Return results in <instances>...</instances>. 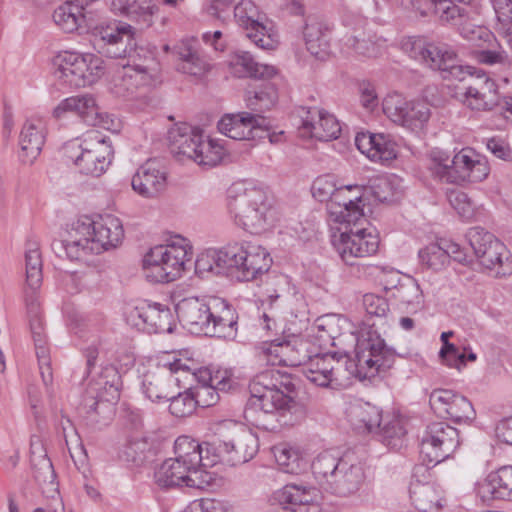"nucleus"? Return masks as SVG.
<instances>
[{
    "label": "nucleus",
    "mask_w": 512,
    "mask_h": 512,
    "mask_svg": "<svg viewBox=\"0 0 512 512\" xmlns=\"http://www.w3.org/2000/svg\"><path fill=\"white\" fill-rule=\"evenodd\" d=\"M313 337L321 349L338 347L339 354L355 352V368L360 378H372L388 371L395 363L396 354L375 332L367 331L360 336L355 325L339 314L318 317L313 326Z\"/></svg>",
    "instance_id": "nucleus-1"
},
{
    "label": "nucleus",
    "mask_w": 512,
    "mask_h": 512,
    "mask_svg": "<svg viewBox=\"0 0 512 512\" xmlns=\"http://www.w3.org/2000/svg\"><path fill=\"white\" fill-rule=\"evenodd\" d=\"M249 389L251 396L244 415L257 428L276 431L280 426V417L296 406L294 380L291 375L278 369L258 373Z\"/></svg>",
    "instance_id": "nucleus-2"
},
{
    "label": "nucleus",
    "mask_w": 512,
    "mask_h": 512,
    "mask_svg": "<svg viewBox=\"0 0 512 512\" xmlns=\"http://www.w3.org/2000/svg\"><path fill=\"white\" fill-rule=\"evenodd\" d=\"M123 238L124 229L118 217L107 214L93 220L82 216L71 223L67 239L53 241L52 250L58 257L80 261L89 254L116 248Z\"/></svg>",
    "instance_id": "nucleus-3"
},
{
    "label": "nucleus",
    "mask_w": 512,
    "mask_h": 512,
    "mask_svg": "<svg viewBox=\"0 0 512 512\" xmlns=\"http://www.w3.org/2000/svg\"><path fill=\"white\" fill-rule=\"evenodd\" d=\"M94 35L103 43L101 48L110 58H122L126 68V78L131 74L141 80L155 82L159 73V63L154 53L138 47L134 38V28L126 23L101 24L95 27Z\"/></svg>",
    "instance_id": "nucleus-4"
},
{
    "label": "nucleus",
    "mask_w": 512,
    "mask_h": 512,
    "mask_svg": "<svg viewBox=\"0 0 512 512\" xmlns=\"http://www.w3.org/2000/svg\"><path fill=\"white\" fill-rule=\"evenodd\" d=\"M199 442L180 436L174 444V457L168 458L155 470L154 478L162 488L187 487L203 490L211 484L212 476L201 469Z\"/></svg>",
    "instance_id": "nucleus-5"
},
{
    "label": "nucleus",
    "mask_w": 512,
    "mask_h": 512,
    "mask_svg": "<svg viewBox=\"0 0 512 512\" xmlns=\"http://www.w3.org/2000/svg\"><path fill=\"white\" fill-rule=\"evenodd\" d=\"M175 310L179 320L193 333L225 338L236 331V311L222 298L206 301L198 297H187L176 304Z\"/></svg>",
    "instance_id": "nucleus-6"
},
{
    "label": "nucleus",
    "mask_w": 512,
    "mask_h": 512,
    "mask_svg": "<svg viewBox=\"0 0 512 512\" xmlns=\"http://www.w3.org/2000/svg\"><path fill=\"white\" fill-rule=\"evenodd\" d=\"M227 208L235 225L252 234H259L272 224L265 192L251 184H233L228 190Z\"/></svg>",
    "instance_id": "nucleus-7"
},
{
    "label": "nucleus",
    "mask_w": 512,
    "mask_h": 512,
    "mask_svg": "<svg viewBox=\"0 0 512 512\" xmlns=\"http://www.w3.org/2000/svg\"><path fill=\"white\" fill-rule=\"evenodd\" d=\"M193 258L190 241L172 236L166 244L151 248L143 258L145 277L155 283L171 282L179 278Z\"/></svg>",
    "instance_id": "nucleus-8"
},
{
    "label": "nucleus",
    "mask_w": 512,
    "mask_h": 512,
    "mask_svg": "<svg viewBox=\"0 0 512 512\" xmlns=\"http://www.w3.org/2000/svg\"><path fill=\"white\" fill-rule=\"evenodd\" d=\"M219 436L223 440L217 442L199 443L201 455V469L213 467L225 458L226 461L237 465L249 461L255 453V439L246 433L236 422L223 421L218 428Z\"/></svg>",
    "instance_id": "nucleus-9"
},
{
    "label": "nucleus",
    "mask_w": 512,
    "mask_h": 512,
    "mask_svg": "<svg viewBox=\"0 0 512 512\" xmlns=\"http://www.w3.org/2000/svg\"><path fill=\"white\" fill-rule=\"evenodd\" d=\"M430 169L439 180L451 184L482 182L490 173L487 159L471 148H463L451 160L434 156Z\"/></svg>",
    "instance_id": "nucleus-10"
},
{
    "label": "nucleus",
    "mask_w": 512,
    "mask_h": 512,
    "mask_svg": "<svg viewBox=\"0 0 512 512\" xmlns=\"http://www.w3.org/2000/svg\"><path fill=\"white\" fill-rule=\"evenodd\" d=\"M219 254L223 274H230L240 281L254 280L268 272L272 264L265 248L249 242L229 244L219 249Z\"/></svg>",
    "instance_id": "nucleus-11"
},
{
    "label": "nucleus",
    "mask_w": 512,
    "mask_h": 512,
    "mask_svg": "<svg viewBox=\"0 0 512 512\" xmlns=\"http://www.w3.org/2000/svg\"><path fill=\"white\" fill-rule=\"evenodd\" d=\"M121 388L122 379L117 368L113 365L103 367L84 398V408L91 421L98 423L111 419Z\"/></svg>",
    "instance_id": "nucleus-12"
},
{
    "label": "nucleus",
    "mask_w": 512,
    "mask_h": 512,
    "mask_svg": "<svg viewBox=\"0 0 512 512\" xmlns=\"http://www.w3.org/2000/svg\"><path fill=\"white\" fill-rule=\"evenodd\" d=\"M55 65L57 79L74 88L92 85L104 74V61L93 53L64 51L56 56Z\"/></svg>",
    "instance_id": "nucleus-13"
},
{
    "label": "nucleus",
    "mask_w": 512,
    "mask_h": 512,
    "mask_svg": "<svg viewBox=\"0 0 512 512\" xmlns=\"http://www.w3.org/2000/svg\"><path fill=\"white\" fill-rule=\"evenodd\" d=\"M64 155L79 168L80 172L95 177L101 176L112 161L111 144L98 134L88 135L79 142L65 144Z\"/></svg>",
    "instance_id": "nucleus-14"
},
{
    "label": "nucleus",
    "mask_w": 512,
    "mask_h": 512,
    "mask_svg": "<svg viewBox=\"0 0 512 512\" xmlns=\"http://www.w3.org/2000/svg\"><path fill=\"white\" fill-rule=\"evenodd\" d=\"M460 81L455 86L453 97L464 106L476 111H488L498 104V86L483 71L466 67L465 73L454 77Z\"/></svg>",
    "instance_id": "nucleus-15"
},
{
    "label": "nucleus",
    "mask_w": 512,
    "mask_h": 512,
    "mask_svg": "<svg viewBox=\"0 0 512 512\" xmlns=\"http://www.w3.org/2000/svg\"><path fill=\"white\" fill-rule=\"evenodd\" d=\"M337 251L342 261L349 266H361L359 262L361 259L376 254L379 248L378 236L372 232H368L366 228H357L356 230L351 227L349 230L341 232L338 243L336 244ZM363 273L374 275L377 271L382 273H389L393 277L398 278V273L393 269H387L379 266L362 265Z\"/></svg>",
    "instance_id": "nucleus-16"
},
{
    "label": "nucleus",
    "mask_w": 512,
    "mask_h": 512,
    "mask_svg": "<svg viewBox=\"0 0 512 512\" xmlns=\"http://www.w3.org/2000/svg\"><path fill=\"white\" fill-rule=\"evenodd\" d=\"M179 369L190 368L181 363V358L172 356V360H163L150 365L142 376V391L152 402H161L176 393V387L182 386Z\"/></svg>",
    "instance_id": "nucleus-17"
},
{
    "label": "nucleus",
    "mask_w": 512,
    "mask_h": 512,
    "mask_svg": "<svg viewBox=\"0 0 512 512\" xmlns=\"http://www.w3.org/2000/svg\"><path fill=\"white\" fill-rule=\"evenodd\" d=\"M403 47L411 58L441 71L444 78L460 77L465 73V68L457 64L456 52L445 43H430L418 38L409 39Z\"/></svg>",
    "instance_id": "nucleus-18"
},
{
    "label": "nucleus",
    "mask_w": 512,
    "mask_h": 512,
    "mask_svg": "<svg viewBox=\"0 0 512 512\" xmlns=\"http://www.w3.org/2000/svg\"><path fill=\"white\" fill-rule=\"evenodd\" d=\"M237 24L246 31V36L263 50H274L279 43L278 34L266 15L250 0L240 1L234 8Z\"/></svg>",
    "instance_id": "nucleus-19"
},
{
    "label": "nucleus",
    "mask_w": 512,
    "mask_h": 512,
    "mask_svg": "<svg viewBox=\"0 0 512 512\" xmlns=\"http://www.w3.org/2000/svg\"><path fill=\"white\" fill-rule=\"evenodd\" d=\"M383 113L393 123L411 131L421 130L431 116L424 100H408L399 93L388 94L382 102Z\"/></svg>",
    "instance_id": "nucleus-20"
},
{
    "label": "nucleus",
    "mask_w": 512,
    "mask_h": 512,
    "mask_svg": "<svg viewBox=\"0 0 512 512\" xmlns=\"http://www.w3.org/2000/svg\"><path fill=\"white\" fill-rule=\"evenodd\" d=\"M338 353H322L309 357L303 372L306 378L319 387L337 389L349 378L345 355Z\"/></svg>",
    "instance_id": "nucleus-21"
},
{
    "label": "nucleus",
    "mask_w": 512,
    "mask_h": 512,
    "mask_svg": "<svg viewBox=\"0 0 512 512\" xmlns=\"http://www.w3.org/2000/svg\"><path fill=\"white\" fill-rule=\"evenodd\" d=\"M361 190L358 185L338 187L326 205L329 219L347 227L366 222Z\"/></svg>",
    "instance_id": "nucleus-22"
},
{
    "label": "nucleus",
    "mask_w": 512,
    "mask_h": 512,
    "mask_svg": "<svg viewBox=\"0 0 512 512\" xmlns=\"http://www.w3.org/2000/svg\"><path fill=\"white\" fill-rule=\"evenodd\" d=\"M460 443L456 428L443 421L432 422L426 426L421 437V453L429 462L438 464L453 455Z\"/></svg>",
    "instance_id": "nucleus-23"
},
{
    "label": "nucleus",
    "mask_w": 512,
    "mask_h": 512,
    "mask_svg": "<svg viewBox=\"0 0 512 512\" xmlns=\"http://www.w3.org/2000/svg\"><path fill=\"white\" fill-rule=\"evenodd\" d=\"M436 16L442 23H448L458 28L460 35L476 47L483 48L494 38L486 27L475 24L470 11L459 7L451 1L443 0L436 4Z\"/></svg>",
    "instance_id": "nucleus-24"
},
{
    "label": "nucleus",
    "mask_w": 512,
    "mask_h": 512,
    "mask_svg": "<svg viewBox=\"0 0 512 512\" xmlns=\"http://www.w3.org/2000/svg\"><path fill=\"white\" fill-rule=\"evenodd\" d=\"M429 403L437 415L456 423H471L476 417L472 403L463 395L449 389H434Z\"/></svg>",
    "instance_id": "nucleus-25"
},
{
    "label": "nucleus",
    "mask_w": 512,
    "mask_h": 512,
    "mask_svg": "<svg viewBox=\"0 0 512 512\" xmlns=\"http://www.w3.org/2000/svg\"><path fill=\"white\" fill-rule=\"evenodd\" d=\"M128 321L148 333H171L174 326L171 310L159 303L134 307L128 314Z\"/></svg>",
    "instance_id": "nucleus-26"
},
{
    "label": "nucleus",
    "mask_w": 512,
    "mask_h": 512,
    "mask_svg": "<svg viewBox=\"0 0 512 512\" xmlns=\"http://www.w3.org/2000/svg\"><path fill=\"white\" fill-rule=\"evenodd\" d=\"M30 462L35 480L43 486V493L49 498L58 495V484L55 482V472L42 439L33 435L30 439Z\"/></svg>",
    "instance_id": "nucleus-27"
},
{
    "label": "nucleus",
    "mask_w": 512,
    "mask_h": 512,
    "mask_svg": "<svg viewBox=\"0 0 512 512\" xmlns=\"http://www.w3.org/2000/svg\"><path fill=\"white\" fill-rule=\"evenodd\" d=\"M274 498L286 512H321L318 491L312 487L287 484Z\"/></svg>",
    "instance_id": "nucleus-28"
},
{
    "label": "nucleus",
    "mask_w": 512,
    "mask_h": 512,
    "mask_svg": "<svg viewBox=\"0 0 512 512\" xmlns=\"http://www.w3.org/2000/svg\"><path fill=\"white\" fill-rule=\"evenodd\" d=\"M266 119L260 114L240 112L226 114L218 122V130L234 140H250L265 126Z\"/></svg>",
    "instance_id": "nucleus-29"
},
{
    "label": "nucleus",
    "mask_w": 512,
    "mask_h": 512,
    "mask_svg": "<svg viewBox=\"0 0 512 512\" xmlns=\"http://www.w3.org/2000/svg\"><path fill=\"white\" fill-rule=\"evenodd\" d=\"M132 188L146 198L158 196L166 187V171L158 159H149L132 178Z\"/></svg>",
    "instance_id": "nucleus-30"
},
{
    "label": "nucleus",
    "mask_w": 512,
    "mask_h": 512,
    "mask_svg": "<svg viewBox=\"0 0 512 512\" xmlns=\"http://www.w3.org/2000/svg\"><path fill=\"white\" fill-rule=\"evenodd\" d=\"M74 113L90 126L109 127L102 118L96 100L91 94H83L63 99L53 110L56 119L64 117L66 113Z\"/></svg>",
    "instance_id": "nucleus-31"
},
{
    "label": "nucleus",
    "mask_w": 512,
    "mask_h": 512,
    "mask_svg": "<svg viewBox=\"0 0 512 512\" xmlns=\"http://www.w3.org/2000/svg\"><path fill=\"white\" fill-rule=\"evenodd\" d=\"M45 134V123L41 119H30L23 125L19 136V159L23 164H32L40 155Z\"/></svg>",
    "instance_id": "nucleus-32"
},
{
    "label": "nucleus",
    "mask_w": 512,
    "mask_h": 512,
    "mask_svg": "<svg viewBox=\"0 0 512 512\" xmlns=\"http://www.w3.org/2000/svg\"><path fill=\"white\" fill-rule=\"evenodd\" d=\"M477 494L483 502L495 499L512 501V465L502 466L488 474L477 486Z\"/></svg>",
    "instance_id": "nucleus-33"
},
{
    "label": "nucleus",
    "mask_w": 512,
    "mask_h": 512,
    "mask_svg": "<svg viewBox=\"0 0 512 512\" xmlns=\"http://www.w3.org/2000/svg\"><path fill=\"white\" fill-rule=\"evenodd\" d=\"M202 138L203 134L199 129L192 128L187 124L177 125L168 132L171 153L178 160L194 161Z\"/></svg>",
    "instance_id": "nucleus-34"
},
{
    "label": "nucleus",
    "mask_w": 512,
    "mask_h": 512,
    "mask_svg": "<svg viewBox=\"0 0 512 512\" xmlns=\"http://www.w3.org/2000/svg\"><path fill=\"white\" fill-rule=\"evenodd\" d=\"M346 417L351 427L360 433H373L383 419L379 407L363 400H354L346 408Z\"/></svg>",
    "instance_id": "nucleus-35"
},
{
    "label": "nucleus",
    "mask_w": 512,
    "mask_h": 512,
    "mask_svg": "<svg viewBox=\"0 0 512 512\" xmlns=\"http://www.w3.org/2000/svg\"><path fill=\"white\" fill-rule=\"evenodd\" d=\"M364 479L365 474L361 465L349 464L345 461L325 489L337 496L346 497L356 493Z\"/></svg>",
    "instance_id": "nucleus-36"
},
{
    "label": "nucleus",
    "mask_w": 512,
    "mask_h": 512,
    "mask_svg": "<svg viewBox=\"0 0 512 512\" xmlns=\"http://www.w3.org/2000/svg\"><path fill=\"white\" fill-rule=\"evenodd\" d=\"M302 130L310 137L320 141H329L338 138L341 127L337 119L324 110L313 109L303 120Z\"/></svg>",
    "instance_id": "nucleus-37"
},
{
    "label": "nucleus",
    "mask_w": 512,
    "mask_h": 512,
    "mask_svg": "<svg viewBox=\"0 0 512 512\" xmlns=\"http://www.w3.org/2000/svg\"><path fill=\"white\" fill-rule=\"evenodd\" d=\"M410 499L419 512H440L446 504L443 491L433 483L412 482Z\"/></svg>",
    "instance_id": "nucleus-38"
},
{
    "label": "nucleus",
    "mask_w": 512,
    "mask_h": 512,
    "mask_svg": "<svg viewBox=\"0 0 512 512\" xmlns=\"http://www.w3.org/2000/svg\"><path fill=\"white\" fill-rule=\"evenodd\" d=\"M230 68L231 73L238 78L269 79L277 73L274 66L255 62L252 55L246 51L237 52L232 57Z\"/></svg>",
    "instance_id": "nucleus-39"
},
{
    "label": "nucleus",
    "mask_w": 512,
    "mask_h": 512,
    "mask_svg": "<svg viewBox=\"0 0 512 512\" xmlns=\"http://www.w3.org/2000/svg\"><path fill=\"white\" fill-rule=\"evenodd\" d=\"M27 315L38 364H49L50 353L44 333L40 305L34 298H31L30 300L29 296H27Z\"/></svg>",
    "instance_id": "nucleus-40"
},
{
    "label": "nucleus",
    "mask_w": 512,
    "mask_h": 512,
    "mask_svg": "<svg viewBox=\"0 0 512 512\" xmlns=\"http://www.w3.org/2000/svg\"><path fill=\"white\" fill-rule=\"evenodd\" d=\"M112 8L144 27L153 24V16L159 11L158 5L152 0H112Z\"/></svg>",
    "instance_id": "nucleus-41"
},
{
    "label": "nucleus",
    "mask_w": 512,
    "mask_h": 512,
    "mask_svg": "<svg viewBox=\"0 0 512 512\" xmlns=\"http://www.w3.org/2000/svg\"><path fill=\"white\" fill-rule=\"evenodd\" d=\"M84 5L74 0L63 3L53 12L55 24L66 33H73L87 27L88 19L84 12Z\"/></svg>",
    "instance_id": "nucleus-42"
},
{
    "label": "nucleus",
    "mask_w": 512,
    "mask_h": 512,
    "mask_svg": "<svg viewBox=\"0 0 512 512\" xmlns=\"http://www.w3.org/2000/svg\"><path fill=\"white\" fill-rule=\"evenodd\" d=\"M493 244L488 250L483 251L478 260L480 264L490 270H495L496 275L506 276L512 273V257L506 246L497 240H492Z\"/></svg>",
    "instance_id": "nucleus-43"
},
{
    "label": "nucleus",
    "mask_w": 512,
    "mask_h": 512,
    "mask_svg": "<svg viewBox=\"0 0 512 512\" xmlns=\"http://www.w3.org/2000/svg\"><path fill=\"white\" fill-rule=\"evenodd\" d=\"M378 440L393 450L401 449L406 442L407 430L401 418L386 415L380 421L379 428L374 430Z\"/></svg>",
    "instance_id": "nucleus-44"
},
{
    "label": "nucleus",
    "mask_w": 512,
    "mask_h": 512,
    "mask_svg": "<svg viewBox=\"0 0 512 512\" xmlns=\"http://www.w3.org/2000/svg\"><path fill=\"white\" fill-rule=\"evenodd\" d=\"M181 363L189 367V370L179 369L182 378V386L186 388V384L191 381H196L195 385H222V388L227 387V377L225 373L216 371L214 374L209 368H198L197 363L192 359H181Z\"/></svg>",
    "instance_id": "nucleus-45"
},
{
    "label": "nucleus",
    "mask_w": 512,
    "mask_h": 512,
    "mask_svg": "<svg viewBox=\"0 0 512 512\" xmlns=\"http://www.w3.org/2000/svg\"><path fill=\"white\" fill-rule=\"evenodd\" d=\"M275 461L280 470L289 474H298L306 467V460L299 447L289 443H279L272 448Z\"/></svg>",
    "instance_id": "nucleus-46"
},
{
    "label": "nucleus",
    "mask_w": 512,
    "mask_h": 512,
    "mask_svg": "<svg viewBox=\"0 0 512 512\" xmlns=\"http://www.w3.org/2000/svg\"><path fill=\"white\" fill-rule=\"evenodd\" d=\"M383 43L384 40L376 34L362 31L348 36L344 45L358 56L373 58L381 53Z\"/></svg>",
    "instance_id": "nucleus-47"
},
{
    "label": "nucleus",
    "mask_w": 512,
    "mask_h": 512,
    "mask_svg": "<svg viewBox=\"0 0 512 512\" xmlns=\"http://www.w3.org/2000/svg\"><path fill=\"white\" fill-rule=\"evenodd\" d=\"M25 269H26V283L27 289L25 290V302L27 303V296L34 298L36 302V291L42 284V258L39 248L34 244L30 247L25 254Z\"/></svg>",
    "instance_id": "nucleus-48"
},
{
    "label": "nucleus",
    "mask_w": 512,
    "mask_h": 512,
    "mask_svg": "<svg viewBox=\"0 0 512 512\" xmlns=\"http://www.w3.org/2000/svg\"><path fill=\"white\" fill-rule=\"evenodd\" d=\"M344 462V459L330 451L320 453L311 464L314 478L325 489Z\"/></svg>",
    "instance_id": "nucleus-49"
},
{
    "label": "nucleus",
    "mask_w": 512,
    "mask_h": 512,
    "mask_svg": "<svg viewBox=\"0 0 512 512\" xmlns=\"http://www.w3.org/2000/svg\"><path fill=\"white\" fill-rule=\"evenodd\" d=\"M304 40L307 50L318 59L328 55L327 30L317 21H310L304 27Z\"/></svg>",
    "instance_id": "nucleus-50"
},
{
    "label": "nucleus",
    "mask_w": 512,
    "mask_h": 512,
    "mask_svg": "<svg viewBox=\"0 0 512 512\" xmlns=\"http://www.w3.org/2000/svg\"><path fill=\"white\" fill-rule=\"evenodd\" d=\"M109 266L100 260L89 264L84 270L75 272L73 278L82 289H99L108 278Z\"/></svg>",
    "instance_id": "nucleus-51"
},
{
    "label": "nucleus",
    "mask_w": 512,
    "mask_h": 512,
    "mask_svg": "<svg viewBox=\"0 0 512 512\" xmlns=\"http://www.w3.org/2000/svg\"><path fill=\"white\" fill-rule=\"evenodd\" d=\"M494 12V31L503 37L512 50V0H491Z\"/></svg>",
    "instance_id": "nucleus-52"
},
{
    "label": "nucleus",
    "mask_w": 512,
    "mask_h": 512,
    "mask_svg": "<svg viewBox=\"0 0 512 512\" xmlns=\"http://www.w3.org/2000/svg\"><path fill=\"white\" fill-rule=\"evenodd\" d=\"M124 455L128 461L142 465L155 455L153 442L144 436H132L124 448Z\"/></svg>",
    "instance_id": "nucleus-53"
},
{
    "label": "nucleus",
    "mask_w": 512,
    "mask_h": 512,
    "mask_svg": "<svg viewBox=\"0 0 512 512\" xmlns=\"http://www.w3.org/2000/svg\"><path fill=\"white\" fill-rule=\"evenodd\" d=\"M391 296L399 303L419 308L423 303V294L419 284L413 278L399 282L391 289Z\"/></svg>",
    "instance_id": "nucleus-54"
},
{
    "label": "nucleus",
    "mask_w": 512,
    "mask_h": 512,
    "mask_svg": "<svg viewBox=\"0 0 512 512\" xmlns=\"http://www.w3.org/2000/svg\"><path fill=\"white\" fill-rule=\"evenodd\" d=\"M195 154L194 162L198 165L213 167L221 162L225 150L216 141L203 137Z\"/></svg>",
    "instance_id": "nucleus-55"
},
{
    "label": "nucleus",
    "mask_w": 512,
    "mask_h": 512,
    "mask_svg": "<svg viewBox=\"0 0 512 512\" xmlns=\"http://www.w3.org/2000/svg\"><path fill=\"white\" fill-rule=\"evenodd\" d=\"M418 255L421 264L434 271L442 270L448 264L447 252L442 249L440 242L428 244Z\"/></svg>",
    "instance_id": "nucleus-56"
},
{
    "label": "nucleus",
    "mask_w": 512,
    "mask_h": 512,
    "mask_svg": "<svg viewBox=\"0 0 512 512\" xmlns=\"http://www.w3.org/2000/svg\"><path fill=\"white\" fill-rule=\"evenodd\" d=\"M125 74L126 68L122 66L121 72L114 79L112 91L118 97L129 98L138 87L149 86L154 83L150 80H141L140 77L133 74H131V79L127 80Z\"/></svg>",
    "instance_id": "nucleus-57"
},
{
    "label": "nucleus",
    "mask_w": 512,
    "mask_h": 512,
    "mask_svg": "<svg viewBox=\"0 0 512 512\" xmlns=\"http://www.w3.org/2000/svg\"><path fill=\"white\" fill-rule=\"evenodd\" d=\"M277 91L272 85H265L258 91H254L253 95L248 96L247 105L254 111L262 113L270 110L277 101Z\"/></svg>",
    "instance_id": "nucleus-58"
},
{
    "label": "nucleus",
    "mask_w": 512,
    "mask_h": 512,
    "mask_svg": "<svg viewBox=\"0 0 512 512\" xmlns=\"http://www.w3.org/2000/svg\"><path fill=\"white\" fill-rule=\"evenodd\" d=\"M178 388L176 387V393L167 399L170 401L169 410L176 417H186L193 413L196 404L189 387H186L184 392H179Z\"/></svg>",
    "instance_id": "nucleus-59"
},
{
    "label": "nucleus",
    "mask_w": 512,
    "mask_h": 512,
    "mask_svg": "<svg viewBox=\"0 0 512 512\" xmlns=\"http://www.w3.org/2000/svg\"><path fill=\"white\" fill-rule=\"evenodd\" d=\"M375 140L376 141L373 145V151L370 152V159L372 161L385 163L396 158V143L392 141L389 136L384 134H377Z\"/></svg>",
    "instance_id": "nucleus-60"
},
{
    "label": "nucleus",
    "mask_w": 512,
    "mask_h": 512,
    "mask_svg": "<svg viewBox=\"0 0 512 512\" xmlns=\"http://www.w3.org/2000/svg\"><path fill=\"white\" fill-rule=\"evenodd\" d=\"M447 199L460 217L465 220L473 218L475 214V205L465 192L457 189H451L447 192Z\"/></svg>",
    "instance_id": "nucleus-61"
},
{
    "label": "nucleus",
    "mask_w": 512,
    "mask_h": 512,
    "mask_svg": "<svg viewBox=\"0 0 512 512\" xmlns=\"http://www.w3.org/2000/svg\"><path fill=\"white\" fill-rule=\"evenodd\" d=\"M225 389L222 388V385H193L189 387L196 406L203 408L215 405L219 400L218 391Z\"/></svg>",
    "instance_id": "nucleus-62"
},
{
    "label": "nucleus",
    "mask_w": 512,
    "mask_h": 512,
    "mask_svg": "<svg viewBox=\"0 0 512 512\" xmlns=\"http://www.w3.org/2000/svg\"><path fill=\"white\" fill-rule=\"evenodd\" d=\"M466 237L476 257L488 250L489 246L493 244L492 240H497L493 234L481 227L470 228Z\"/></svg>",
    "instance_id": "nucleus-63"
},
{
    "label": "nucleus",
    "mask_w": 512,
    "mask_h": 512,
    "mask_svg": "<svg viewBox=\"0 0 512 512\" xmlns=\"http://www.w3.org/2000/svg\"><path fill=\"white\" fill-rule=\"evenodd\" d=\"M219 249H209L198 256L195 262V269L197 272L213 273L216 275L223 274L222 263L218 261Z\"/></svg>",
    "instance_id": "nucleus-64"
}]
</instances>
